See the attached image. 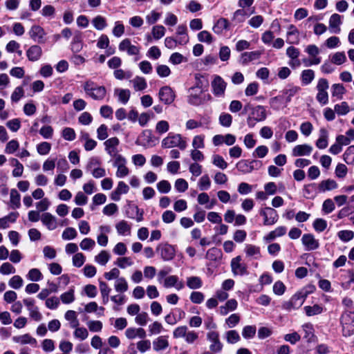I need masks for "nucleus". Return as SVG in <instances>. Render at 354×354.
Listing matches in <instances>:
<instances>
[{
    "instance_id": "nucleus-1",
    "label": "nucleus",
    "mask_w": 354,
    "mask_h": 354,
    "mask_svg": "<svg viewBox=\"0 0 354 354\" xmlns=\"http://www.w3.org/2000/svg\"><path fill=\"white\" fill-rule=\"evenodd\" d=\"M84 90L86 95L95 100H102L106 94V90L103 86H97L92 81H86L84 84Z\"/></svg>"
},
{
    "instance_id": "nucleus-2",
    "label": "nucleus",
    "mask_w": 354,
    "mask_h": 354,
    "mask_svg": "<svg viewBox=\"0 0 354 354\" xmlns=\"http://www.w3.org/2000/svg\"><path fill=\"white\" fill-rule=\"evenodd\" d=\"M162 147L163 148L178 147L181 150H184L187 147V141L180 134L169 133L166 138L162 140Z\"/></svg>"
},
{
    "instance_id": "nucleus-3",
    "label": "nucleus",
    "mask_w": 354,
    "mask_h": 354,
    "mask_svg": "<svg viewBox=\"0 0 354 354\" xmlns=\"http://www.w3.org/2000/svg\"><path fill=\"white\" fill-rule=\"evenodd\" d=\"M173 337L175 339L184 338L186 343L192 344L198 339V333L189 330L186 326H180L174 330Z\"/></svg>"
},
{
    "instance_id": "nucleus-4",
    "label": "nucleus",
    "mask_w": 354,
    "mask_h": 354,
    "mask_svg": "<svg viewBox=\"0 0 354 354\" xmlns=\"http://www.w3.org/2000/svg\"><path fill=\"white\" fill-rule=\"evenodd\" d=\"M211 87L214 95L218 97H221L225 95L227 82L220 75H214L212 76Z\"/></svg>"
},
{
    "instance_id": "nucleus-5",
    "label": "nucleus",
    "mask_w": 354,
    "mask_h": 354,
    "mask_svg": "<svg viewBox=\"0 0 354 354\" xmlns=\"http://www.w3.org/2000/svg\"><path fill=\"white\" fill-rule=\"evenodd\" d=\"M328 87L329 84L326 79L321 78L318 80L317 85L318 92L316 99L322 105H325L328 102V94L327 92Z\"/></svg>"
},
{
    "instance_id": "nucleus-6",
    "label": "nucleus",
    "mask_w": 354,
    "mask_h": 354,
    "mask_svg": "<svg viewBox=\"0 0 354 354\" xmlns=\"http://www.w3.org/2000/svg\"><path fill=\"white\" fill-rule=\"evenodd\" d=\"M119 145L120 140L117 137L110 138L104 142L106 152L112 157L113 160L117 158L118 156H122V155L119 153Z\"/></svg>"
},
{
    "instance_id": "nucleus-7",
    "label": "nucleus",
    "mask_w": 354,
    "mask_h": 354,
    "mask_svg": "<svg viewBox=\"0 0 354 354\" xmlns=\"http://www.w3.org/2000/svg\"><path fill=\"white\" fill-rule=\"evenodd\" d=\"M259 214L263 218L264 225H272L277 222L279 218L277 211L272 207L262 208L260 209Z\"/></svg>"
},
{
    "instance_id": "nucleus-8",
    "label": "nucleus",
    "mask_w": 354,
    "mask_h": 354,
    "mask_svg": "<svg viewBox=\"0 0 354 354\" xmlns=\"http://www.w3.org/2000/svg\"><path fill=\"white\" fill-rule=\"evenodd\" d=\"M126 165L127 160L122 156H118L117 158L113 160V165L117 168V171L115 172L116 177L122 178L129 174V169Z\"/></svg>"
},
{
    "instance_id": "nucleus-9",
    "label": "nucleus",
    "mask_w": 354,
    "mask_h": 354,
    "mask_svg": "<svg viewBox=\"0 0 354 354\" xmlns=\"http://www.w3.org/2000/svg\"><path fill=\"white\" fill-rule=\"evenodd\" d=\"M176 95L170 86H165L160 88L158 98L165 104H171L175 100Z\"/></svg>"
},
{
    "instance_id": "nucleus-10",
    "label": "nucleus",
    "mask_w": 354,
    "mask_h": 354,
    "mask_svg": "<svg viewBox=\"0 0 354 354\" xmlns=\"http://www.w3.org/2000/svg\"><path fill=\"white\" fill-rule=\"evenodd\" d=\"M30 37L35 42L44 44L46 41V32L44 29L39 25H33L28 31Z\"/></svg>"
},
{
    "instance_id": "nucleus-11",
    "label": "nucleus",
    "mask_w": 354,
    "mask_h": 354,
    "mask_svg": "<svg viewBox=\"0 0 354 354\" xmlns=\"http://www.w3.org/2000/svg\"><path fill=\"white\" fill-rule=\"evenodd\" d=\"M306 296V293L302 292H297L291 297L290 301L285 304L286 309L288 310L298 309L303 305Z\"/></svg>"
},
{
    "instance_id": "nucleus-12",
    "label": "nucleus",
    "mask_w": 354,
    "mask_h": 354,
    "mask_svg": "<svg viewBox=\"0 0 354 354\" xmlns=\"http://www.w3.org/2000/svg\"><path fill=\"white\" fill-rule=\"evenodd\" d=\"M230 266L234 275L243 276L248 274V267L246 264L241 263V256L233 258L231 260Z\"/></svg>"
},
{
    "instance_id": "nucleus-13",
    "label": "nucleus",
    "mask_w": 354,
    "mask_h": 354,
    "mask_svg": "<svg viewBox=\"0 0 354 354\" xmlns=\"http://www.w3.org/2000/svg\"><path fill=\"white\" fill-rule=\"evenodd\" d=\"M207 339L211 342L209 349L213 353H219L223 349V344L219 340V335L214 330L207 333Z\"/></svg>"
},
{
    "instance_id": "nucleus-14",
    "label": "nucleus",
    "mask_w": 354,
    "mask_h": 354,
    "mask_svg": "<svg viewBox=\"0 0 354 354\" xmlns=\"http://www.w3.org/2000/svg\"><path fill=\"white\" fill-rule=\"evenodd\" d=\"M305 51L309 55V56L312 57L309 62L304 60V62L306 63V66L317 65L321 62V57H318V55L319 54V49L316 45L310 44L307 46Z\"/></svg>"
},
{
    "instance_id": "nucleus-15",
    "label": "nucleus",
    "mask_w": 354,
    "mask_h": 354,
    "mask_svg": "<svg viewBox=\"0 0 354 354\" xmlns=\"http://www.w3.org/2000/svg\"><path fill=\"white\" fill-rule=\"evenodd\" d=\"M120 51L126 52L128 55H137L140 53L139 46L133 45L129 39H123L118 46Z\"/></svg>"
},
{
    "instance_id": "nucleus-16",
    "label": "nucleus",
    "mask_w": 354,
    "mask_h": 354,
    "mask_svg": "<svg viewBox=\"0 0 354 354\" xmlns=\"http://www.w3.org/2000/svg\"><path fill=\"white\" fill-rule=\"evenodd\" d=\"M156 250L160 253L164 261H170L175 257V249L174 246L165 243L160 245L157 247Z\"/></svg>"
},
{
    "instance_id": "nucleus-17",
    "label": "nucleus",
    "mask_w": 354,
    "mask_h": 354,
    "mask_svg": "<svg viewBox=\"0 0 354 354\" xmlns=\"http://www.w3.org/2000/svg\"><path fill=\"white\" fill-rule=\"evenodd\" d=\"M301 243L307 251L315 250L319 247V241L312 234H304L301 237Z\"/></svg>"
},
{
    "instance_id": "nucleus-18",
    "label": "nucleus",
    "mask_w": 354,
    "mask_h": 354,
    "mask_svg": "<svg viewBox=\"0 0 354 354\" xmlns=\"http://www.w3.org/2000/svg\"><path fill=\"white\" fill-rule=\"evenodd\" d=\"M286 42L290 44H298L300 41V33L297 28L290 24L287 27L286 31Z\"/></svg>"
},
{
    "instance_id": "nucleus-19",
    "label": "nucleus",
    "mask_w": 354,
    "mask_h": 354,
    "mask_svg": "<svg viewBox=\"0 0 354 354\" xmlns=\"http://www.w3.org/2000/svg\"><path fill=\"white\" fill-rule=\"evenodd\" d=\"M152 345L155 352H162L169 346V337L167 335L158 336L153 340Z\"/></svg>"
},
{
    "instance_id": "nucleus-20",
    "label": "nucleus",
    "mask_w": 354,
    "mask_h": 354,
    "mask_svg": "<svg viewBox=\"0 0 354 354\" xmlns=\"http://www.w3.org/2000/svg\"><path fill=\"white\" fill-rule=\"evenodd\" d=\"M250 109V115L256 121H263L266 118V111L263 106L258 105L254 107H250L249 105L245 106V110Z\"/></svg>"
},
{
    "instance_id": "nucleus-21",
    "label": "nucleus",
    "mask_w": 354,
    "mask_h": 354,
    "mask_svg": "<svg viewBox=\"0 0 354 354\" xmlns=\"http://www.w3.org/2000/svg\"><path fill=\"white\" fill-rule=\"evenodd\" d=\"M342 24V17L337 13L333 14L328 21V27L331 32L339 33L341 31L340 26Z\"/></svg>"
},
{
    "instance_id": "nucleus-22",
    "label": "nucleus",
    "mask_w": 354,
    "mask_h": 354,
    "mask_svg": "<svg viewBox=\"0 0 354 354\" xmlns=\"http://www.w3.org/2000/svg\"><path fill=\"white\" fill-rule=\"evenodd\" d=\"M163 286L167 288L174 287L178 290L184 288V283L182 281L179 280L176 275H169L166 277L163 281Z\"/></svg>"
},
{
    "instance_id": "nucleus-23",
    "label": "nucleus",
    "mask_w": 354,
    "mask_h": 354,
    "mask_svg": "<svg viewBox=\"0 0 354 354\" xmlns=\"http://www.w3.org/2000/svg\"><path fill=\"white\" fill-rule=\"evenodd\" d=\"M313 149V147L308 144L297 145L292 149V156L294 157L309 156Z\"/></svg>"
},
{
    "instance_id": "nucleus-24",
    "label": "nucleus",
    "mask_w": 354,
    "mask_h": 354,
    "mask_svg": "<svg viewBox=\"0 0 354 354\" xmlns=\"http://www.w3.org/2000/svg\"><path fill=\"white\" fill-rule=\"evenodd\" d=\"M41 221L49 230H54L57 227V220L56 217L49 212L42 214Z\"/></svg>"
},
{
    "instance_id": "nucleus-25",
    "label": "nucleus",
    "mask_w": 354,
    "mask_h": 354,
    "mask_svg": "<svg viewBox=\"0 0 354 354\" xmlns=\"http://www.w3.org/2000/svg\"><path fill=\"white\" fill-rule=\"evenodd\" d=\"M26 54L29 61L37 62L42 55V49L37 44L32 45L28 48Z\"/></svg>"
},
{
    "instance_id": "nucleus-26",
    "label": "nucleus",
    "mask_w": 354,
    "mask_h": 354,
    "mask_svg": "<svg viewBox=\"0 0 354 354\" xmlns=\"http://www.w3.org/2000/svg\"><path fill=\"white\" fill-rule=\"evenodd\" d=\"M129 190V186L123 181H120L116 189L111 193V198L113 201H118L120 200V195L128 193Z\"/></svg>"
},
{
    "instance_id": "nucleus-27",
    "label": "nucleus",
    "mask_w": 354,
    "mask_h": 354,
    "mask_svg": "<svg viewBox=\"0 0 354 354\" xmlns=\"http://www.w3.org/2000/svg\"><path fill=\"white\" fill-rule=\"evenodd\" d=\"M262 53L259 50L245 52L241 54L240 62L242 64L245 65L252 61L259 59Z\"/></svg>"
},
{
    "instance_id": "nucleus-28",
    "label": "nucleus",
    "mask_w": 354,
    "mask_h": 354,
    "mask_svg": "<svg viewBox=\"0 0 354 354\" xmlns=\"http://www.w3.org/2000/svg\"><path fill=\"white\" fill-rule=\"evenodd\" d=\"M230 28V23L227 19L221 17L219 18L214 24L212 30L217 35H221L223 30H228Z\"/></svg>"
},
{
    "instance_id": "nucleus-29",
    "label": "nucleus",
    "mask_w": 354,
    "mask_h": 354,
    "mask_svg": "<svg viewBox=\"0 0 354 354\" xmlns=\"http://www.w3.org/2000/svg\"><path fill=\"white\" fill-rule=\"evenodd\" d=\"M176 34L180 36L178 38V45L184 46L189 42V38L187 35V28L185 25H179L176 28Z\"/></svg>"
},
{
    "instance_id": "nucleus-30",
    "label": "nucleus",
    "mask_w": 354,
    "mask_h": 354,
    "mask_svg": "<svg viewBox=\"0 0 354 354\" xmlns=\"http://www.w3.org/2000/svg\"><path fill=\"white\" fill-rule=\"evenodd\" d=\"M328 131L322 128L319 130V136L317 140L316 141V147L320 149H326L328 147Z\"/></svg>"
},
{
    "instance_id": "nucleus-31",
    "label": "nucleus",
    "mask_w": 354,
    "mask_h": 354,
    "mask_svg": "<svg viewBox=\"0 0 354 354\" xmlns=\"http://www.w3.org/2000/svg\"><path fill=\"white\" fill-rule=\"evenodd\" d=\"M237 306L238 303L236 299H230L225 304V305L219 307V313L221 315H226L230 312L235 310Z\"/></svg>"
},
{
    "instance_id": "nucleus-32",
    "label": "nucleus",
    "mask_w": 354,
    "mask_h": 354,
    "mask_svg": "<svg viewBox=\"0 0 354 354\" xmlns=\"http://www.w3.org/2000/svg\"><path fill=\"white\" fill-rule=\"evenodd\" d=\"M12 340L15 343L20 344H30L36 345L37 340L29 334H24L21 335L15 336L12 337Z\"/></svg>"
},
{
    "instance_id": "nucleus-33",
    "label": "nucleus",
    "mask_w": 354,
    "mask_h": 354,
    "mask_svg": "<svg viewBox=\"0 0 354 354\" xmlns=\"http://www.w3.org/2000/svg\"><path fill=\"white\" fill-rule=\"evenodd\" d=\"M245 252L248 257L259 259L261 257V250L259 246L252 244H247L245 247Z\"/></svg>"
},
{
    "instance_id": "nucleus-34",
    "label": "nucleus",
    "mask_w": 354,
    "mask_h": 354,
    "mask_svg": "<svg viewBox=\"0 0 354 354\" xmlns=\"http://www.w3.org/2000/svg\"><path fill=\"white\" fill-rule=\"evenodd\" d=\"M337 187V183L335 180L332 179H327L320 182L318 186L319 192H325L327 191H331Z\"/></svg>"
},
{
    "instance_id": "nucleus-35",
    "label": "nucleus",
    "mask_w": 354,
    "mask_h": 354,
    "mask_svg": "<svg viewBox=\"0 0 354 354\" xmlns=\"http://www.w3.org/2000/svg\"><path fill=\"white\" fill-rule=\"evenodd\" d=\"M115 229L118 234L127 236L131 234V226L127 221L122 220L115 225Z\"/></svg>"
},
{
    "instance_id": "nucleus-36",
    "label": "nucleus",
    "mask_w": 354,
    "mask_h": 354,
    "mask_svg": "<svg viewBox=\"0 0 354 354\" xmlns=\"http://www.w3.org/2000/svg\"><path fill=\"white\" fill-rule=\"evenodd\" d=\"M308 21H316L313 27V32L317 35H322L327 30V26L322 23L317 22L318 19L316 17H310L307 19Z\"/></svg>"
},
{
    "instance_id": "nucleus-37",
    "label": "nucleus",
    "mask_w": 354,
    "mask_h": 354,
    "mask_svg": "<svg viewBox=\"0 0 354 354\" xmlns=\"http://www.w3.org/2000/svg\"><path fill=\"white\" fill-rule=\"evenodd\" d=\"M269 103L270 106L274 110H279L286 107L288 104H286L283 95H278L270 99Z\"/></svg>"
},
{
    "instance_id": "nucleus-38",
    "label": "nucleus",
    "mask_w": 354,
    "mask_h": 354,
    "mask_svg": "<svg viewBox=\"0 0 354 354\" xmlns=\"http://www.w3.org/2000/svg\"><path fill=\"white\" fill-rule=\"evenodd\" d=\"M10 204L12 209L19 208L21 206V196L15 189H12L10 192Z\"/></svg>"
},
{
    "instance_id": "nucleus-39",
    "label": "nucleus",
    "mask_w": 354,
    "mask_h": 354,
    "mask_svg": "<svg viewBox=\"0 0 354 354\" xmlns=\"http://www.w3.org/2000/svg\"><path fill=\"white\" fill-rule=\"evenodd\" d=\"M114 94L118 97V100L121 103L126 104L129 100L131 92L126 88H115Z\"/></svg>"
},
{
    "instance_id": "nucleus-40",
    "label": "nucleus",
    "mask_w": 354,
    "mask_h": 354,
    "mask_svg": "<svg viewBox=\"0 0 354 354\" xmlns=\"http://www.w3.org/2000/svg\"><path fill=\"white\" fill-rule=\"evenodd\" d=\"M64 318L69 322L71 328L79 326L80 322L77 319V313L75 310H68L65 313Z\"/></svg>"
},
{
    "instance_id": "nucleus-41",
    "label": "nucleus",
    "mask_w": 354,
    "mask_h": 354,
    "mask_svg": "<svg viewBox=\"0 0 354 354\" xmlns=\"http://www.w3.org/2000/svg\"><path fill=\"white\" fill-rule=\"evenodd\" d=\"M131 82L136 91H144L147 86V81L143 77L136 76L131 80Z\"/></svg>"
},
{
    "instance_id": "nucleus-42",
    "label": "nucleus",
    "mask_w": 354,
    "mask_h": 354,
    "mask_svg": "<svg viewBox=\"0 0 354 354\" xmlns=\"http://www.w3.org/2000/svg\"><path fill=\"white\" fill-rule=\"evenodd\" d=\"M253 162H248L246 160H241L236 163V168L243 174L250 173L253 169Z\"/></svg>"
},
{
    "instance_id": "nucleus-43",
    "label": "nucleus",
    "mask_w": 354,
    "mask_h": 354,
    "mask_svg": "<svg viewBox=\"0 0 354 354\" xmlns=\"http://www.w3.org/2000/svg\"><path fill=\"white\" fill-rule=\"evenodd\" d=\"M114 288L119 293H124L128 290L129 286L127 280L124 277H120L115 280Z\"/></svg>"
},
{
    "instance_id": "nucleus-44",
    "label": "nucleus",
    "mask_w": 354,
    "mask_h": 354,
    "mask_svg": "<svg viewBox=\"0 0 354 354\" xmlns=\"http://www.w3.org/2000/svg\"><path fill=\"white\" fill-rule=\"evenodd\" d=\"M187 286L190 289H199L203 286V281L199 277L192 276L187 278Z\"/></svg>"
},
{
    "instance_id": "nucleus-45",
    "label": "nucleus",
    "mask_w": 354,
    "mask_h": 354,
    "mask_svg": "<svg viewBox=\"0 0 354 354\" xmlns=\"http://www.w3.org/2000/svg\"><path fill=\"white\" fill-rule=\"evenodd\" d=\"M315 78V73L311 69L304 70L301 74V79L304 85H308L312 82Z\"/></svg>"
},
{
    "instance_id": "nucleus-46",
    "label": "nucleus",
    "mask_w": 354,
    "mask_h": 354,
    "mask_svg": "<svg viewBox=\"0 0 354 354\" xmlns=\"http://www.w3.org/2000/svg\"><path fill=\"white\" fill-rule=\"evenodd\" d=\"M345 93L346 89L342 84H334L332 85V95L333 97H336L338 100H342Z\"/></svg>"
},
{
    "instance_id": "nucleus-47",
    "label": "nucleus",
    "mask_w": 354,
    "mask_h": 354,
    "mask_svg": "<svg viewBox=\"0 0 354 354\" xmlns=\"http://www.w3.org/2000/svg\"><path fill=\"white\" fill-rule=\"evenodd\" d=\"M115 264L121 269H125L127 267L132 266L133 265V261L131 257H122L118 258Z\"/></svg>"
},
{
    "instance_id": "nucleus-48",
    "label": "nucleus",
    "mask_w": 354,
    "mask_h": 354,
    "mask_svg": "<svg viewBox=\"0 0 354 354\" xmlns=\"http://www.w3.org/2000/svg\"><path fill=\"white\" fill-rule=\"evenodd\" d=\"M92 24L94 28L98 30H102L107 26L106 19L100 15H97L92 19Z\"/></svg>"
},
{
    "instance_id": "nucleus-49",
    "label": "nucleus",
    "mask_w": 354,
    "mask_h": 354,
    "mask_svg": "<svg viewBox=\"0 0 354 354\" xmlns=\"http://www.w3.org/2000/svg\"><path fill=\"white\" fill-rule=\"evenodd\" d=\"M60 299L63 304H68L75 301V291L73 288H71L68 291L60 295Z\"/></svg>"
},
{
    "instance_id": "nucleus-50",
    "label": "nucleus",
    "mask_w": 354,
    "mask_h": 354,
    "mask_svg": "<svg viewBox=\"0 0 354 354\" xmlns=\"http://www.w3.org/2000/svg\"><path fill=\"white\" fill-rule=\"evenodd\" d=\"M110 257V254L107 251L102 250L95 257V261L101 266H105L109 261Z\"/></svg>"
},
{
    "instance_id": "nucleus-51",
    "label": "nucleus",
    "mask_w": 354,
    "mask_h": 354,
    "mask_svg": "<svg viewBox=\"0 0 354 354\" xmlns=\"http://www.w3.org/2000/svg\"><path fill=\"white\" fill-rule=\"evenodd\" d=\"M24 280L19 275H14L8 281V285L13 289L18 290L23 286Z\"/></svg>"
},
{
    "instance_id": "nucleus-52",
    "label": "nucleus",
    "mask_w": 354,
    "mask_h": 354,
    "mask_svg": "<svg viewBox=\"0 0 354 354\" xmlns=\"http://www.w3.org/2000/svg\"><path fill=\"white\" fill-rule=\"evenodd\" d=\"M226 341L229 344H236L240 341L241 337L236 330H231L225 333Z\"/></svg>"
},
{
    "instance_id": "nucleus-53",
    "label": "nucleus",
    "mask_w": 354,
    "mask_h": 354,
    "mask_svg": "<svg viewBox=\"0 0 354 354\" xmlns=\"http://www.w3.org/2000/svg\"><path fill=\"white\" fill-rule=\"evenodd\" d=\"M304 310L306 315L310 317L321 314L323 311V308L320 305L315 304L313 306H305Z\"/></svg>"
},
{
    "instance_id": "nucleus-54",
    "label": "nucleus",
    "mask_w": 354,
    "mask_h": 354,
    "mask_svg": "<svg viewBox=\"0 0 354 354\" xmlns=\"http://www.w3.org/2000/svg\"><path fill=\"white\" fill-rule=\"evenodd\" d=\"M343 159L348 165L354 164V145L348 147L343 154Z\"/></svg>"
},
{
    "instance_id": "nucleus-55",
    "label": "nucleus",
    "mask_w": 354,
    "mask_h": 354,
    "mask_svg": "<svg viewBox=\"0 0 354 354\" xmlns=\"http://www.w3.org/2000/svg\"><path fill=\"white\" fill-rule=\"evenodd\" d=\"M166 29L162 25L154 26L151 30V34L155 39H161L165 34Z\"/></svg>"
},
{
    "instance_id": "nucleus-56",
    "label": "nucleus",
    "mask_w": 354,
    "mask_h": 354,
    "mask_svg": "<svg viewBox=\"0 0 354 354\" xmlns=\"http://www.w3.org/2000/svg\"><path fill=\"white\" fill-rule=\"evenodd\" d=\"M74 328L73 335L75 338L84 340L88 337V332L86 328L76 326Z\"/></svg>"
},
{
    "instance_id": "nucleus-57",
    "label": "nucleus",
    "mask_w": 354,
    "mask_h": 354,
    "mask_svg": "<svg viewBox=\"0 0 354 354\" xmlns=\"http://www.w3.org/2000/svg\"><path fill=\"white\" fill-rule=\"evenodd\" d=\"M300 90L299 86H292L290 88L283 91V96L286 97V104L289 103L292 97L295 96Z\"/></svg>"
},
{
    "instance_id": "nucleus-58",
    "label": "nucleus",
    "mask_w": 354,
    "mask_h": 354,
    "mask_svg": "<svg viewBox=\"0 0 354 354\" xmlns=\"http://www.w3.org/2000/svg\"><path fill=\"white\" fill-rule=\"evenodd\" d=\"M219 123L224 127H230L232 123V116L227 113H222L219 115Z\"/></svg>"
},
{
    "instance_id": "nucleus-59",
    "label": "nucleus",
    "mask_w": 354,
    "mask_h": 354,
    "mask_svg": "<svg viewBox=\"0 0 354 354\" xmlns=\"http://www.w3.org/2000/svg\"><path fill=\"white\" fill-rule=\"evenodd\" d=\"M15 268L9 262H5L0 266V273L3 275L15 274Z\"/></svg>"
},
{
    "instance_id": "nucleus-60",
    "label": "nucleus",
    "mask_w": 354,
    "mask_h": 354,
    "mask_svg": "<svg viewBox=\"0 0 354 354\" xmlns=\"http://www.w3.org/2000/svg\"><path fill=\"white\" fill-rule=\"evenodd\" d=\"M346 57L344 52H337L334 53L331 57V63L341 65L346 62Z\"/></svg>"
},
{
    "instance_id": "nucleus-61",
    "label": "nucleus",
    "mask_w": 354,
    "mask_h": 354,
    "mask_svg": "<svg viewBox=\"0 0 354 354\" xmlns=\"http://www.w3.org/2000/svg\"><path fill=\"white\" fill-rule=\"evenodd\" d=\"M334 109L335 111L339 115H344L350 111L349 106L346 102H342L340 104L335 105Z\"/></svg>"
},
{
    "instance_id": "nucleus-62",
    "label": "nucleus",
    "mask_w": 354,
    "mask_h": 354,
    "mask_svg": "<svg viewBox=\"0 0 354 354\" xmlns=\"http://www.w3.org/2000/svg\"><path fill=\"white\" fill-rule=\"evenodd\" d=\"M212 163L216 167L221 169H225L227 167V163L223 159V158L218 154H215L212 156Z\"/></svg>"
},
{
    "instance_id": "nucleus-63",
    "label": "nucleus",
    "mask_w": 354,
    "mask_h": 354,
    "mask_svg": "<svg viewBox=\"0 0 354 354\" xmlns=\"http://www.w3.org/2000/svg\"><path fill=\"white\" fill-rule=\"evenodd\" d=\"M211 185V180L207 174L203 175L200 178L198 186L201 190H207Z\"/></svg>"
},
{
    "instance_id": "nucleus-64",
    "label": "nucleus",
    "mask_w": 354,
    "mask_h": 354,
    "mask_svg": "<svg viewBox=\"0 0 354 354\" xmlns=\"http://www.w3.org/2000/svg\"><path fill=\"white\" fill-rule=\"evenodd\" d=\"M247 17V13L243 9L236 10L232 17V20L237 24L243 22Z\"/></svg>"
}]
</instances>
